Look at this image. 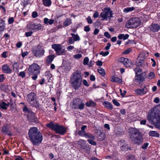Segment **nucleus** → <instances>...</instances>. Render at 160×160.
<instances>
[{"label":"nucleus","instance_id":"obj_1","mask_svg":"<svg viewBox=\"0 0 160 160\" xmlns=\"http://www.w3.org/2000/svg\"><path fill=\"white\" fill-rule=\"evenodd\" d=\"M28 134L29 140L33 145L38 146L42 143L43 136L37 128H30Z\"/></svg>","mask_w":160,"mask_h":160},{"label":"nucleus","instance_id":"obj_2","mask_svg":"<svg viewBox=\"0 0 160 160\" xmlns=\"http://www.w3.org/2000/svg\"><path fill=\"white\" fill-rule=\"evenodd\" d=\"M82 79L81 72L76 70L73 73L70 78V83L72 87L75 90L78 89L82 85Z\"/></svg>","mask_w":160,"mask_h":160},{"label":"nucleus","instance_id":"obj_3","mask_svg":"<svg viewBox=\"0 0 160 160\" xmlns=\"http://www.w3.org/2000/svg\"><path fill=\"white\" fill-rule=\"evenodd\" d=\"M46 126L48 128L54 130L56 133L61 135H63L67 132V129L64 126L57 124H54L52 122L47 124Z\"/></svg>","mask_w":160,"mask_h":160},{"label":"nucleus","instance_id":"obj_4","mask_svg":"<svg viewBox=\"0 0 160 160\" xmlns=\"http://www.w3.org/2000/svg\"><path fill=\"white\" fill-rule=\"evenodd\" d=\"M132 133L130 137L132 141L134 144L139 145L143 142L142 136L138 130L133 129L132 130Z\"/></svg>","mask_w":160,"mask_h":160},{"label":"nucleus","instance_id":"obj_5","mask_svg":"<svg viewBox=\"0 0 160 160\" xmlns=\"http://www.w3.org/2000/svg\"><path fill=\"white\" fill-rule=\"evenodd\" d=\"M141 24V21L138 18L134 17L130 19L126 24L125 26L127 28H135Z\"/></svg>","mask_w":160,"mask_h":160},{"label":"nucleus","instance_id":"obj_6","mask_svg":"<svg viewBox=\"0 0 160 160\" xmlns=\"http://www.w3.org/2000/svg\"><path fill=\"white\" fill-rule=\"evenodd\" d=\"M113 14L112 11L111 10L110 8L107 7L102 10V12L100 13V16L102 20H107L108 18L110 19L111 18L113 17Z\"/></svg>","mask_w":160,"mask_h":160},{"label":"nucleus","instance_id":"obj_7","mask_svg":"<svg viewBox=\"0 0 160 160\" xmlns=\"http://www.w3.org/2000/svg\"><path fill=\"white\" fill-rule=\"evenodd\" d=\"M32 54L35 57H40L44 55L45 51L42 46L39 44L35 48L32 49Z\"/></svg>","mask_w":160,"mask_h":160},{"label":"nucleus","instance_id":"obj_8","mask_svg":"<svg viewBox=\"0 0 160 160\" xmlns=\"http://www.w3.org/2000/svg\"><path fill=\"white\" fill-rule=\"evenodd\" d=\"M52 48L54 49L58 55H63L65 53V50L64 47L60 44H53Z\"/></svg>","mask_w":160,"mask_h":160},{"label":"nucleus","instance_id":"obj_9","mask_svg":"<svg viewBox=\"0 0 160 160\" xmlns=\"http://www.w3.org/2000/svg\"><path fill=\"white\" fill-rule=\"evenodd\" d=\"M73 108L75 109L82 110L84 108V104L79 98H75L74 100L72 105Z\"/></svg>","mask_w":160,"mask_h":160},{"label":"nucleus","instance_id":"obj_10","mask_svg":"<svg viewBox=\"0 0 160 160\" xmlns=\"http://www.w3.org/2000/svg\"><path fill=\"white\" fill-rule=\"evenodd\" d=\"M26 99L28 102L34 106L37 102L38 96L34 92H31L28 95Z\"/></svg>","mask_w":160,"mask_h":160},{"label":"nucleus","instance_id":"obj_11","mask_svg":"<svg viewBox=\"0 0 160 160\" xmlns=\"http://www.w3.org/2000/svg\"><path fill=\"white\" fill-rule=\"evenodd\" d=\"M39 69V66L37 64L33 63L29 66L28 69V71L29 74L30 75L34 73L39 74L40 73Z\"/></svg>","mask_w":160,"mask_h":160},{"label":"nucleus","instance_id":"obj_12","mask_svg":"<svg viewBox=\"0 0 160 160\" xmlns=\"http://www.w3.org/2000/svg\"><path fill=\"white\" fill-rule=\"evenodd\" d=\"M27 27L29 30H33L35 31H39L42 28V25L40 24H36L32 22L28 24Z\"/></svg>","mask_w":160,"mask_h":160},{"label":"nucleus","instance_id":"obj_13","mask_svg":"<svg viewBox=\"0 0 160 160\" xmlns=\"http://www.w3.org/2000/svg\"><path fill=\"white\" fill-rule=\"evenodd\" d=\"M71 35L72 37L68 38V40L69 43L70 44H73L75 41H79L80 40V38L78 34H75L72 33Z\"/></svg>","mask_w":160,"mask_h":160},{"label":"nucleus","instance_id":"obj_14","mask_svg":"<svg viewBox=\"0 0 160 160\" xmlns=\"http://www.w3.org/2000/svg\"><path fill=\"white\" fill-rule=\"evenodd\" d=\"M148 88L145 86L142 89H137L135 91L136 93L138 95H142L146 94L148 91Z\"/></svg>","mask_w":160,"mask_h":160},{"label":"nucleus","instance_id":"obj_15","mask_svg":"<svg viewBox=\"0 0 160 160\" xmlns=\"http://www.w3.org/2000/svg\"><path fill=\"white\" fill-rule=\"evenodd\" d=\"M28 117L30 122L38 123V119L35 116V113L33 112H32L29 114H28Z\"/></svg>","mask_w":160,"mask_h":160},{"label":"nucleus","instance_id":"obj_16","mask_svg":"<svg viewBox=\"0 0 160 160\" xmlns=\"http://www.w3.org/2000/svg\"><path fill=\"white\" fill-rule=\"evenodd\" d=\"M160 26L158 24L152 23L149 27L150 31L153 32H157L159 30Z\"/></svg>","mask_w":160,"mask_h":160},{"label":"nucleus","instance_id":"obj_17","mask_svg":"<svg viewBox=\"0 0 160 160\" xmlns=\"http://www.w3.org/2000/svg\"><path fill=\"white\" fill-rule=\"evenodd\" d=\"M2 70L3 72L7 73H11L12 70L7 64H4L2 66Z\"/></svg>","mask_w":160,"mask_h":160},{"label":"nucleus","instance_id":"obj_18","mask_svg":"<svg viewBox=\"0 0 160 160\" xmlns=\"http://www.w3.org/2000/svg\"><path fill=\"white\" fill-rule=\"evenodd\" d=\"M145 79L144 77L142 76V75L137 74L136 75L135 81L139 84L142 82Z\"/></svg>","mask_w":160,"mask_h":160},{"label":"nucleus","instance_id":"obj_19","mask_svg":"<svg viewBox=\"0 0 160 160\" xmlns=\"http://www.w3.org/2000/svg\"><path fill=\"white\" fill-rule=\"evenodd\" d=\"M9 128L10 126L8 124L4 125L2 127V130L3 132L10 135V134L9 130Z\"/></svg>","mask_w":160,"mask_h":160},{"label":"nucleus","instance_id":"obj_20","mask_svg":"<svg viewBox=\"0 0 160 160\" xmlns=\"http://www.w3.org/2000/svg\"><path fill=\"white\" fill-rule=\"evenodd\" d=\"M103 105L106 108L112 110L113 109V106L111 103L108 101H104L103 102Z\"/></svg>","mask_w":160,"mask_h":160},{"label":"nucleus","instance_id":"obj_21","mask_svg":"<svg viewBox=\"0 0 160 160\" xmlns=\"http://www.w3.org/2000/svg\"><path fill=\"white\" fill-rule=\"evenodd\" d=\"M144 60L139 59L138 58L136 62V65L138 67H143L144 65Z\"/></svg>","mask_w":160,"mask_h":160},{"label":"nucleus","instance_id":"obj_22","mask_svg":"<svg viewBox=\"0 0 160 160\" xmlns=\"http://www.w3.org/2000/svg\"><path fill=\"white\" fill-rule=\"evenodd\" d=\"M5 28V21L0 19V32L3 31Z\"/></svg>","mask_w":160,"mask_h":160},{"label":"nucleus","instance_id":"obj_23","mask_svg":"<svg viewBox=\"0 0 160 160\" xmlns=\"http://www.w3.org/2000/svg\"><path fill=\"white\" fill-rule=\"evenodd\" d=\"M111 81L113 82H116L118 83H121L122 80L119 78L113 76L112 78Z\"/></svg>","mask_w":160,"mask_h":160},{"label":"nucleus","instance_id":"obj_24","mask_svg":"<svg viewBox=\"0 0 160 160\" xmlns=\"http://www.w3.org/2000/svg\"><path fill=\"white\" fill-rule=\"evenodd\" d=\"M54 22V20L53 19H49L47 18H45L44 19V23L46 24L52 25L53 23Z\"/></svg>","mask_w":160,"mask_h":160},{"label":"nucleus","instance_id":"obj_25","mask_svg":"<svg viewBox=\"0 0 160 160\" xmlns=\"http://www.w3.org/2000/svg\"><path fill=\"white\" fill-rule=\"evenodd\" d=\"M42 2L44 5L47 7H50L52 3L51 0H42Z\"/></svg>","mask_w":160,"mask_h":160},{"label":"nucleus","instance_id":"obj_26","mask_svg":"<svg viewBox=\"0 0 160 160\" xmlns=\"http://www.w3.org/2000/svg\"><path fill=\"white\" fill-rule=\"evenodd\" d=\"M96 105V103L91 100H89L86 103V105L88 107H95Z\"/></svg>","mask_w":160,"mask_h":160},{"label":"nucleus","instance_id":"obj_27","mask_svg":"<svg viewBox=\"0 0 160 160\" xmlns=\"http://www.w3.org/2000/svg\"><path fill=\"white\" fill-rule=\"evenodd\" d=\"M129 37V35L128 34L124 35L123 34H121L118 35V38L120 39H123L125 40L127 39Z\"/></svg>","mask_w":160,"mask_h":160},{"label":"nucleus","instance_id":"obj_28","mask_svg":"<svg viewBox=\"0 0 160 160\" xmlns=\"http://www.w3.org/2000/svg\"><path fill=\"white\" fill-rule=\"evenodd\" d=\"M149 135L152 137H158L159 136V134L156 131H151L149 132Z\"/></svg>","mask_w":160,"mask_h":160},{"label":"nucleus","instance_id":"obj_29","mask_svg":"<svg viewBox=\"0 0 160 160\" xmlns=\"http://www.w3.org/2000/svg\"><path fill=\"white\" fill-rule=\"evenodd\" d=\"M71 23V19L70 18H68L63 22V25L64 26H67L70 25Z\"/></svg>","mask_w":160,"mask_h":160},{"label":"nucleus","instance_id":"obj_30","mask_svg":"<svg viewBox=\"0 0 160 160\" xmlns=\"http://www.w3.org/2000/svg\"><path fill=\"white\" fill-rule=\"evenodd\" d=\"M7 108L6 102H2L0 103V109L3 110H6Z\"/></svg>","mask_w":160,"mask_h":160},{"label":"nucleus","instance_id":"obj_31","mask_svg":"<svg viewBox=\"0 0 160 160\" xmlns=\"http://www.w3.org/2000/svg\"><path fill=\"white\" fill-rule=\"evenodd\" d=\"M98 71L99 74L102 76H105L106 74L104 70L101 68H99Z\"/></svg>","mask_w":160,"mask_h":160},{"label":"nucleus","instance_id":"obj_32","mask_svg":"<svg viewBox=\"0 0 160 160\" xmlns=\"http://www.w3.org/2000/svg\"><path fill=\"white\" fill-rule=\"evenodd\" d=\"M84 137L86 138L91 139H95V137L92 134L90 133L86 132L85 133Z\"/></svg>","mask_w":160,"mask_h":160},{"label":"nucleus","instance_id":"obj_33","mask_svg":"<svg viewBox=\"0 0 160 160\" xmlns=\"http://www.w3.org/2000/svg\"><path fill=\"white\" fill-rule=\"evenodd\" d=\"M124 65L126 67H128L132 65V63L130 60L127 58L124 63Z\"/></svg>","mask_w":160,"mask_h":160},{"label":"nucleus","instance_id":"obj_34","mask_svg":"<svg viewBox=\"0 0 160 160\" xmlns=\"http://www.w3.org/2000/svg\"><path fill=\"white\" fill-rule=\"evenodd\" d=\"M135 9V8L133 7H127L123 9V12L125 13H128L129 12L133 11Z\"/></svg>","mask_w":160,"mask_h":160},{"label":"nucleus","instance_id":"obj_35","mask_svg":"<svg viewBox=\"0 0 160 160\" xmlns=\"http://www.w3.org/2000/svg\"><path fill=\"white\" fill-rule=\"evenodd\" d=\"M155 112H152L150 115L148 116V118L149 120H152L154 118H156V116L155 115Z\"/></svg>","mask_w":160,"mask_h":160},{"label":"nucleus","instance_id":"obj_36","mask_svg":"<svg viewBox=\"0 0 160 160\" xmlns=\"http://www.w3.org/2000/svg\"><path fill=\"white\" fill-rule=\"evenodd\" d=\"M134 71L135 72L136 75L137 74L142 75V72L141 69L138 68H136L134 69Z\"/></svg>","mask_w":160,"mask_h":160},{"label":"nucleus","instance_id":"obj_37","mask_svg":"<svg viewBox=\"0 0 160 160\" xmlns=\"http://www.w3.org/2000/svg\"><path fill=\"white\" fill-rule=\"evenodd\" d=\"M54 58V55H53L49 56L47 59V62L48 63H51Z\"/></svg>","mask_w":160,"mask_h":160},{"label":"nucleus","instance_id":"obj_38","mask_svg":"<svg viewBox=\"0 0 160 160\" xmlns=\"http://www.w3.org/2000/svg\"><path fill=\"white\" fill-rule=\"evenodd\" d=\"M1 90L4 92H7L8 88V86L6 85H2L0 86Z\"/></svg>","mask_w":160,"mask_h":160},{"label":"nucleus","instance_id":"obj_39","mask_svg":"<svg viewBox=\"0 0 160 160\" xmlns=\"http://www.w3.org/2000/svg\"><path fill=\"white\" fill-rule=\"evenodd\" d=\"M145 57V54L144 52H142L139 55L138 57L139 59H142L144 60Z\"/></svg>","mask_w":160,"mask_h":160},{"label":"nucleus","instance_id":"obj_40","mask_svg":"<svg viewBox=\"0 0 160 160\" xmlns=\"http://www.w3.org/2000/svg\"><path fill=\"white\" fill-rule=\"evenodd\" d=\"M23 111L24 112H27L28 113V114H29L31 112H32L31 110H29L26 106H25L23 108Z\"/></svg>","mask_w":160,"mask_h":160},{"label":"nucleus","instance_id":"obj_41","mask_svg":"<svg viewBox=\"0 0 160 160\" xmlns=\"http://www.w3.org/2000/svg\"><path fill=\"white\" fill-rule=\"evenodd\" d=\"M93 140L92 139H88L87 141L89 144L93 145H96L97 144L96 142Z\"/></svg>","mask_w":160,"mask_h":160},{"label":"nucleus","instance_id":"obj_42","mask_svg":"<svg viewBox=\"0 0 160 160\" xmlns=\"http://www.w3.org/2000/svg\"><path fill=\"white\" fill-rule=\"evenodd\" d=\"M132 51V50L131 48H128L125 50L123 52V54H127Z\"/></svg>","mask_w":160,"mask_h":160},{"label":"nucleus","instance_id":"obj_43","mask_svg":"<svg viewBox=\"0 0 160 160\" xmlns=\"http://www.w3.org/2000/svg\"><path fill=\"white\" fill-rule=\"evenodd\" d=\"M89 62V58L87 57H86L83 60V64L84 65H88Z\"/></svg>","mask_w":160,"mask_h":160},{"label":"nucleus","instance_id":"obj_44","mask_svg":"<svg viewBox=\"0 0 160 160\" xmlns=\"http://www.w3.org/2000/svg\"><path fill=\"white\" fill-rule=\"evenodd\" d=\"M127 58L123 57H121L119 59L118 61L119 62L122 63L123 64Z\"/></svg>","mask_w":160,"mask_h":160},{"label":"nucleus","instance_id":"obj_45","mask_svg":"<svg viewBox=\"0 0 160 160\" xmlns=\"http://www.w3.org/2000/svg\"><path fill=\"white\" fill-rule=\"evenodd\" d=\"M109 53V52H103V51H101L99 53L100 55H102L103 56H106L108 55Z\"/></svg>","mask_w":160,"mask_h":160},{"label":"nucleus","instance_id":"obj_46","mask_svg":"<svg viewBox=\"0 0 160 160\" xmlns=\"http://www.w3.org/2000/svg\"><path fill=\"white\" fill-rule=\"evenodd\" d=\"M87 22L89 24H92V20L91 19V17L90 16H88L87 18H86Z\"/></svg>","mask_w":160,"mask_h":160},{"label":"nucleus","instance_id":"obj_47","mask_svg":"<svg viewBox=\"0 0 160 160\" xmlns=\"http://www.w3.org/2000/svg\"><path fill=\"white\" fill-rule=\"evenodd\" d=\"M8 23L9 24H11L14 21L13 18V17L9 18L8 19Z\"/></svg>","mask_w":160,"mask_h":160},{"label":"nucleus","instance_id":"obj_48","mask_svg":"<svg viewBox=\"0 0 160 160\" xmlns=\"http://www.w3.org/2000/svg\"><path fill=\"white\" fill-rule=\"evenodd\" d=\"M19 76L23 78L25 77V73L24 71L21 72L19 74Z\"/></svg>","mask_w":160,"mask_h":160},{"label":"nucleus","instance_id":"obj_49","mask_svg":"<svg viewBox=\"0 0 160 160\" xmlns=\"http://www.w3.org/2000/svg\"><path fill=\"white\" fill-rule=\"evenodd\" d=\"M32 33L33 32L32 31H30L28 32H26L25 33V35L26 37H28L31 36Z\"/></svg>","mask_w":160,"mask_h":160},{"label":"nucleus","instance_id":"obj_50","mask_svg":"<svg viewBox=\"0 0 160 160\" xmlns=\"http://www.w3.org/2000/svg\"><path fill=\"white\" fill-rule=\"evenodd\" d=\"M5 79V77H4V75L3 74H0V82H3Z\"/></svg>","mask_w":160,"mask_h":160},{"label":"nucleus","instance_id":"obj_51","mask_svg":"<svg viewBox=\"0 0 160 160\" xmlns=\"http://www.w3.org/2000/svg\"><path fill=\"white\" fill-rule=\"evenodd\" d=\"M104 35L108 38H110L111 37V36L109 32H104Z\"/></svg>","mask_w":160,"mask_h":160},{"label":"nucleus","instance_id":"obj_52","mask_svg":"<svg viewBox=\"0 0 160 160\" xmlns=\"http://www.w3.org/2000/svg\"><path fill=\"white\" fill-rule=\"evenodd\" d=\"M112 102L115 105L117 106H119L120 105V104H119V103L116 100H113Z\"/></svg>","mask_w":160,"mask_h":160},{"label":"nucleus","instance_id":"obj_53","mask_svg":"<svg viewBox=\"0 0 160 160\" xmlns=\"http://www.w3.org/2000/svg\"><path fill=\"white\" fill-rule=\"evenodd\" d=\"M86 132H83L81 130H80L78 132V134L81 136H84L85 133Z\"/></svg>","mask_w":160,"mask_h":160},{"label":"nucleus","instance_id":"obj_54","mask_svg":"<svg viewBox=\"0 0 160 160\" xmlns=\"http://www.w3.org/2000/svg\"><path fill=\"white\" fill-rule=\"evenodd\" d=\"M32 16L33 18H35L38 16V13L36 12H32Z\"/></svg>","mask_w":160,"mask_h":160},{"label":"nucleus","instance_id":"obj_55","mask_svg":"<svg viewBox=\"0 0 160 160\" xmlns=\"http://www.w3.org/2000/svg\"><path fill=\"white\" fill-rule=\"evenodd\" d=\"M13 66L14 69L15 68L17 69L19 67V65L17 62H15L14 63Z\"/></svg>","mask_w":160,"mask_h":160},{"label":"nucleus","instance_id":"obj_56","mask_svg":"<svg viewBox=\"0 0 160 160\" xmlns=\"http://www.w3.org/2000/svg\"><path fill=\"white\" fill-rule=\"evenodd\" d=\"M82 57V55L80 54L75 55L73 57L76 59H79Z\"/></svg>","mask_w":160,"mask_h":160},{"label":"nucleus","instance_id":"obj_57","mask_svg":"<svg viewBox=\"0 0 160 160\" xmlns=\"http://www.w3.org/2000/svg\"><path fill=\"white\" fill-rule=\"evenodd\" d=\"M149 77L150 79L153 78L155 77L154 73L152 72H150L149 73Z\"/></svg>","mask_w":160,"mask_h":160},{"label":"nucleus","instance_id":"obj_58","mask_svg":"<svg viewBox=\"0 0 160 160\" xmlns=\"http://www.w3.org/2000/svg\"><path fill=\"white\" fill-rule=\"evenodd\" d=\"M99 16V13L97 11H95L93 14V17L94 18H97Z\"/></svg>","mask_w":160,"mask_h":160},{"label":"nucleus","instance_id":"obj_59","mask_svg":"<svg viewBox=\"0 0 160 160\" xmlns=\"http://www.w3.org/2000/svg\"><path fill=\"white\" fill-rule=\"evenodd\" d=\"M90 30V29L89 28L88 26H87L84 27V30L86 32H89Z\"/></svg>","mask_w":160,"mask_h":160},{"label":"nucleus","instance_id":"obj_60","mask_svg":"<svg viewBox=\"0 0 160 160\" xmlns=\"http://www.w3.org/2000/svg\"><path fill=\"white\" fill-rule=\"evenodd\" d=\"M148 145V143H144V144L142 146V148L143 149H146Z\"/></svg>","mask_w":160,"mask_h":160},{"label":"nucleus","instance_id":"obj_61","mask_svg":"<svg viewBox=\"0 0 160 160\" xmlns=\"http://www.w3.org/2000/svg\"><path fill=\"white\" fill-rule=\"evenodd\" d=\"M39 74H37V73L32 74L31 75H34V76L32 77V78L33 80H35L37 78V75Z\"/></svg>","mask_w":160,"mask_h":160},{"label":"nucleus","instance_id":"obj_62","mask_svg":"<svg viewBox=\"0 0 160 160\" xmlns=\"http://www.w3.org/2000/svg\"><path fill=\"white\" fill-rule=\"evenodd\" d=\"M96 65L98 66H101L102 65V62L101 61L98 60L96 62Z\"/></svg>","mask_w":160,"mask_h":160},{"label":"nucleus","instance_id":"obj_63","mask_svg":"<svg viewBox=\"0 0 160 160\" xmlns=\"http://www.w3.org/2000/svg\"><path fill=\"white\" fill-rule=\"evenodd\" d=\"M111 46V44L109 42L108 43L107 46L105 47V49L106 50L109 49Z\"/></svg>","mask_w":160,"mask_h":160},{"label":"nucleus","instance_id":"obj_64","mask_svg":"<svg viewBox=\"0 0 160 160\" xmlns=\"http://www.w3.org/2000/svg\"><path fill=\"white\" fill-rule=\"evenodd\" d=\"M83 84L86 86L88 87L89 86V85L88 83L87 80H84L83 81Z\"/></svg>","mask_w":160,"mask_h":160}]
</instances>
